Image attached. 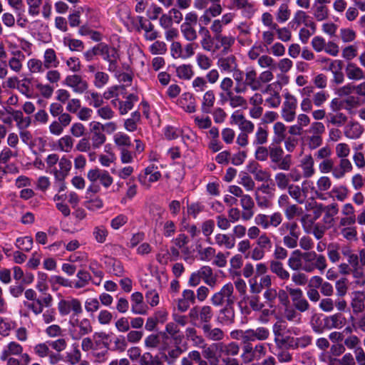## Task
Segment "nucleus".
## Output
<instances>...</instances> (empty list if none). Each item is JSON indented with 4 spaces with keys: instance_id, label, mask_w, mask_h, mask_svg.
<instances>
[{
    "instance_id": "obj_25",
    "label": "nucleus",
    "mask_w": 365,
    "mask_h": 365,
    "mask_svg": "<svg viewBox=\"0 0 365 365\" xmlns=\"http://www.w3.org/2000/svg\"><path fill=\"white\" fill-rule=\"evenodd\" d=\"M271 272L276 274L282 280L287 281L289 279V272L284 268L283 264L278 260H272L269 262Z\"/></svg>"
},
{
    "instance_id": "obj_43",
    "label": "nucleus",
    "mask_w": 365,
    "mask_h": 365,
    "mask_svg": "<svg viewBox=\"0 0 365 365\" xmlns=\"http://www.w3.org/2000/svg\"><path fill=\"white\" fill-rule=\"evenodd\" d=\"M202 330L205 336L210 340L218 341L222 339L224 337V333L220 329H211L209 324L203 325Z\"/></svg>"
},
{
    "instance_id": "obj_4",
    "label": "nucleus",
    "mask_w": 365,
    "mask_h": 365,
    "mask_svg": "<svg viewBox=\"0 0 365 365\" xmlns=\"http://www.w3.org/2000/svg\"><path fill=\"white\" fill-rule=\"evenodd\" d=\"M304 263L303 271L307 272H312L315 269L319 270L320 272H323L327 267V259L322 255L317 254L315 252H304Z\"/></svg>"
},
{
    "instance_id": "obj_39",
    "label": "nucleus",
    "mask_w": 365,
    "mask_h": 365,
    "mask_svg": "<svg viewBox=\"0 0 365 365\" xmlns=\"http://www.w3.org/2000/svg\"><path fill=\"white\" fill-rule=\"evenodd\" d=\"M338 211L339 209L336 204L332 203L327 205L324 211V216L323 221L324 224L327 225L328 227H331L334 222V217L337 215Z\"/></svg>"
},
{
    "instance_id": "obj_5",
    "label": "nucleus",
    "mask_w": 365,
    "mask_h": 365,
    "mask_svg": "<svg viewBox=\"0 0 365 365\" xmlns=\"http://www.w3.org/2000/svg\"><path fill=\"white\" fill-rule=\"evenodd\" d=\"M58 311L62 317L71 314L79 315L83 312L81 302L77 298L68 297H62L57 304Z\"/></svg>"
},
{
    "instance_id": "obj_26",
    "label": "nucleus",
    "mask_w": 365,
    "mask_h": 365,
    "mask_svg": "<svg viewBox=\"0 0 365 365\" xmlns=\"http://www.w3.org/2000/svg\"><path fill=\"white\" fill-rule=\"evenodd\" d=\"M217 66L221 71L227 73H231L238 67L237 59L232 55L220 58L217 61Z\"/></svg>"
},
{
    "instance_id": "obj_11",
    "label": "nucleus",
    "mask_w": 365,
    "mask_h": 365,
    "mask_svg": "<svg viewBox=\"0 0 365 365\" xmlns=\"http://www.w3.org/2000/svg\"><path fill=\"white\" fill-rule=\"evenodd\" d=\"M202 355L208 360L210 365H218L222 356L221 343L212 344L209 346H203Z\"/></svg>"
},
{
    "instance_id": "obj_64",
    "label": "nucleus",
    "mask_w": 365,
    "mask_h": 365,
    "mask_svg": "<svg viewBox=\"0 0 365 365\" xmlns=\"http://www.w3.org/2000/svg\"><path fill=\"white\" fill-rule=\"evenodd\" d=\"M114 143L119 147H130L131 145L130 138L124 133L118 132L113 136Z\"/></svg>"
},
{
    "instance_id": "obj_29",
    "label": "nucleus",
    "mask_w": 365,
    "mask_h": 365,
    "mask_svg": "<svg viewBox=\"0 0 365 365\" xmlns=\"http://www.w3.org/2000/svg\"><path fill=\"white\" fill-rule=\"evenodd\" d=\"M245 83L254 91H258L261 88L259 79H257V71L253 68L246 69Z\"/></svg>"
},
{
    "instance_id": "obj_13",
    "label": "nucleus",
    "mask_w": 365,
    "mask_h": 365,
    "mask_svg": "<svg viewBox=\"0 0 365 365\" xmlns=\"http://www.w3.org/2000/svg\"><path fill=\"white\" fill-rule=\"evenodd\" d=\"M329 0H314L312 4V14L315 19L322 21L327 19L329 16V9L327 5Z\"/></svg>"
},
{
    "instance_id": "obj_18",
    "label": "nucleus",
    "mask_w": 365,
    "mask_h": 365,
    "mask_svg": "<svg viewBox=\"0 0 365 365\" xmlns=\"http://www.w3.org/2000/svg\"><path fill=\"white\" fill-rule=\"evenodd\" d=\"M22 352L23 347L21 344L16 341H10L3 348L0 354V359L1 361H5L11 356H19Z\"/></svg>"
},
{
    "instance_id": "obj_23",
    "label": "nucleus",
    "mask_w": 365,
    "mask_h": 365,
    "mask_svg": "<svg viewBox=\"0 0 365 365\" xmlns=\"http://www.w3.org/2000/svg\"><path fill=\"white\" fill-rule=\"evenodd\" d=\"M363 133L364 128L358 122H349L344 128V135L349 139H358Z\"/></svg>"
},
{
    "instance_id": "obj_40",
    "label": "nucleus",
    "mask_w": 365,
    "mask_h": 365,
    "mask_svg": "<svg viewBox=\"0 0 365 365\" xmlns=\"http://www.w3.org/2000/svg\"><path fill=\"white\" fill-rule=\"evenodd\" d=\"M235 312L232 307L222 309L218 315V321L223 324L229 325L234 322Z\"/></svg>"
},
{
    "instance_id": "obj_37",
    "label": "nucleus",
    "mask_w": 365,
    "mask_h": 365,
    "mask_svg": "<svg viewBox=\"0 0 365 365\" xmlns=\"http://www.w3.org/2000/svg\"><path fill=\"white\" fill-rule=\"evenodd\" d=\"M43 63L46 69L56 68L58 66L59 61L53 49L48 48L45 51Z\"/></svg>"
},
{
    "instance_id": "obj_58",
    "label": "nucleus",
    "mask_w": 365,
    "mask_h": 365,
    "mask_svg": "<svg viewBox=\"0 0 365 365\" xmlns=\"http://www.w3.org/2000/svg\"><path fill=\"white\" fill-rule=\"evenodd\" d=\"M307 28H302L299 31V39L303 43H307L309 37L312 36L316 31V25L315 24H309L308 26H306Z\"/></svg>"
},
{
    "instance_id": "obj_62",
    "label": "nucleus",
    "mask_w": 365,
    "mask_h": 365,
    "mask_svg": "<svg viewBox=\"0 0 365 365\" xmlns=\"http://www.w3.org/2000/svg\"><path fill=\"white\" fill-rule=\"evenodd\" d=\"M196 63L198 67L203 71L208 70L212 65L211 58L201 53L197 54Z\"/></svg>"
},
{
    "instance_id": "obj_36",
    "label": "nucleus",
    "mask_w": 365,
    "mask_h": 365,
    "mask_svg": "<svg viewBox=\"0 0 365 365\" xmlns=\"http://www.w3.org/2000/svg\"><path fill=\"white\" fill-rule=\"evenodd\" d=\"M316 184L319 199L324 200V195L331 188L332 182L329 177L324 175L318 178Z\"/></svg>"
},
{
    "instance_id": "obj_8",
    "label": "nucleus",
    "mask_w": 365,
    "mask_h": 365,
    "mask_svg": "<svg viewBox=\"0 0 365 365\" xmlns=\"http://www.w3.org/2000/svg\"><path fill=\"white\" fill-rule=\"evenodd\" d=\"M160 178L161 173L158 167L150 165L139 175L138 180L142 186L149 188L153 182L158 181Z\"/></svg>"
},
{
    "instance_id": "obj_34",
    "label": "nucleus",
    "mask_w": 365,
    "mask_h": 365,
    "mask_svg": "<svg viewBox=\"0 0 365 365\" xmlns=\"http://www.w3.org/2000/svg\"><path fill=\"white\" fill-rule=\"evenodd\" d=\"M346 324V319L341 314H335L325 319V324L329 329H341Z\"/></svg>"
},
{
    "instance_id": "obj_54",
    "label": "nucleus",
    "mask_w": 365,
    "mask_h": 365,
    "mask_svg": "<svg viewBox=\"0 0 365 365\" xmlns=\"http://www.w3.org/2000/svg\"><path fill=\"white\" fill-rule=\"evenodd\" d=\"M138 101L136 96L130 94L128 96L125 101H120L119 106V111L121 115L126 114L133 107L134 102Z\"/></svg>"
},
{
    "instance_id": "obj_49",
    "label": "nucleus",
    "mask_w": 365,
    "mask_h": 365,
    "mask_svg": "<svg viewBox=\"0 0 365 365\" xmlns=\"http://www.w3.org/2000/svg\"><path fill=\"white\" fill-rule=\"evenodd\" d=\"M233 81L232 78L229 77H225L220 82V88L221 90V93H220V99H224L226 96H228L233 93L232 91V88L233 86Z\"/></svg>"
},
{
    "instance_id": "obj_16",
    "label": "nucleus",
    "mask_w": 365,
    "mask_h": 365,
    "mask_svg": "<svg viewBox=\"0 0 365 365\" xmlns=\"http://www.w3.org/2000/svg\"><path fill=\"white\" fill-rule=\"evenodd\" d=\"M131 312L135 314L144 315L148 313V306L143 302V294L135 292L131 294Z\"/></svg>"
},
{
    "instance_id": "obj_2",
    "label": "nucleus",
    "mask_w": 365,
    "mask_h": 365,
    "mask_svg": "<svg viewBox=\"0 0 365 365\" xmlns=\"http://www.w3.org/2000/svg\"><path fill=\"white\" fill-rule=\"evenodd\" d=\"M68 331L73 338L77 339L91 333L93 327L89 319L71 314L68 319Z\"/></svg>"
},
{
    "instance_id": "obj_33",
    "label": "nucleus",
    "mask_w": 365,
    "mask_h": 365,
    "mask_svg": "<svg viewBox=\"0 0 365 365\" xmlns=\"http://www.w3.org/2000/svg\"><path fill=\"white\" fill-rule=\"evenodd\" d=\"M345 71L347 78L350 80L359 81L365 79V75L362 69L352 63L347 64Z\"/></svg>"
},
{
    "instance_id": "obj_50",
    "label": "nucleus",
    "mask_w": 365,
    "mask_h": 365,
    "mask_svg": "<svg viewBox=\"0 0 365 365\" xmlns=\"http://www.w3.org/2000/svg\"><path fill=\"white\" fill-rule=\"evenodd\" d=\"M66 362L71 365H76L81 361V354L78 349V345L73 344L72 346V350L66 352Z\"/></svg>"
},
{
    "instance_id": "obj_42",
    "label": "nucleus",
    "mask_w": 365,
    "mask_h": 365,
    "mask_svg": "<svg viewBox=\"0 0 365 365\" xmlns=\"http://www.w3.org/2000/svg\"><path fill=\"white\" fill-rule=\"evenodd\" d=\"M302 190L304 196L309 195L312 199H319V195L317 190V186H314L312 180H304L302 183Z\"/></svg>"
},
{
    "instance_id": "obj_51",
    "label": "nucleus",
    "mask_w": 365,
    "mask_h": 365,
    "mask_svg": "<svg viewBox=\"0 0 365 365\" xmlns=\"http://www.w3.org/2000/svg\"><path fill=\"white\" fill-rule=\"evenodd\" d=\"M230 274L233 275H240L238 270L243 264V259L240 254L235 255L230 260Z\"/></svg>"
},
{
    "instance_id": "obj_17",
    "label": "nucleus",
    "mask_w": 365,
    "mask_h": 365,
    "mask_svg": "<svg viewBox=\"0 0 365 365\" xmlns=\"http://www.w3.org/2000/svg\"><path fill=\"white\" fill-rule=\"evenodd\" d=\"M240 205L243 210L242 212V219L245 221L250 220L254 215L255 202L249 195H244L240 198Z\"/></svg>"
},
{
    "instance_id": "obj_63",
    "label": "nucleus",
    "mask_w": 365,
    "mask_h": 365,
    "mask_svg": "<svg viewBox=\"0 0 365 365\" xmlns=\"http://www.w3.org/2000/svg\"><path fill=\"white\" fill-rule=\"evenodd\" d=\"M16 246L19 250L29 252L33 247V240L31 237H19L16 240Z\"/></svg>"
},
{
    "instance_id": "obj_41",
    "label": "nucleus",
    "mask_w": 365,
    "mask_h": 365,
    "mask_svg": "<svg viewBox=\"0 0 365 365\" xmlns=\"http://www.w3.org/2000/svg\"><path fill=\"white\" fill-rule=\"evenodd\" d=\"M194 74L192 66L190 64H182L176 68V76L182 80H190Z\"/></svg>"
},
{
    "instance_id": "obj_24",
    "label": "nucleus",
    "mask_w": 365,
    "mask_h": 365,
    "mask_svg": "<svg viewBox=\"0 0 365 365\" xmlns=\"http://www.w3.org/2000/svg\"><path fill=\"white\" fill-rule=\"evenodd\" d=\"M300 167L304 178H311L315 173L314 161L311 155H306L302 158Z\"/></svg>"
},
{
    "instance_id": "obj_1",
    "label": "nucleus",
    "mask_w": 365,
    "mask_h": 365,
    "mask_svg": "<svg viewBox=\"0 0 365 365\" xmlns=\"http://www.w3.org/2000/svg\"><path fill=\"white\" fill-rule=\"evenodd\" d=\"M250 292L252 294H259L263 289V297L268 304L274 302L277 297V290L272 287V277L271 275L262 276L258 281L256 278H251L248 281Z\"/></svg>"
},
{
    "instance_id": "obj_46",
    "label": "nucleus",
    "mask_w": 365,
    "mask_h": 365,
    "mask_svg": "<svg viewBox=\"0 0 365 365\" xmlns=\"http://www.w3.org/2000/svg\"><path fill=\"white\" fill-rule=\"evenodd\" d=\"M273 132L275 142L280 143L285 140L287 135V127L282 122H276L273 125Z\"/></svg>"
},
{
    "instance_id": "obj_6",
    "label": "nucleus",
    "mask_w": 365,
    "mask_h": 365,
    "mask_svg": "<svg viewBox=\"0 0 365 365\" xmlns=\"http://www.w3.org/2000/svg\"><path fill=\"white\" fill-rule=\"evenodd\" d=\"M297 99L289 92L284 93V101L281 108V117L287 123L294 120L297 115Z\"/></svg>"
},
{
    "instance_id": "obj_7",
    "label": "nucleus",
    "mask_w": 365,
    "mask_h": 365,
    "mask_svg": "<svg viewBox=\"0 0 365 365\" xmlns=\"http://www.w3.org/2000/svg\"><path fill=\"white\" fill-rule=\"evenodd\" d=\"M233 292L234 287L232 283L229 282L225 284L218 292L212 295L211 298L212 304L220 306L224 302L228 305L232 304L235 302Z\"/></svg>"
},
{
    "instance_id": "obj_14",
    "label": "nucleus",
    "mask_w": 365,
    "mask_h": 365,
    "mask_svg": "<svg viewBox=\"0 0 365 365\" xmlns=\"http://www.w3.org/2000/svg\"><path fill=\"white\" fill-rule=\"evenodd\" d=\"M176 104L186 113H192L196 111V100L191 93H183L180 98H178Z\"/></svg>"
},
{
    "instance_id": "obj_10",
    "label": "nucleus",
    "mask_w": 365,
    "mask_h": 365,
    "mask_svg": "<svg viewBox=\"0 0 365 365\" xmlns=\"http://www.w3.org/2000/svg\"><path fill=\"white\" fill-rule=\"evenodd\" d=\"M100 55L109 63L108 70L114 71L117 67V61L119 58L118 51L115 48L100 44Z\"/></svg>"
},
{
    "instance_id": "obj_53",
    "label": "nucleus",
    "mask_w": 365,
    "mask_h": 365,
    "mask_svg": "<svg viewBox=\"0 0 365 365\" xmlns=\"http://www.w3.org/2000/svg\"><path fill=\"white\" fill-rule=\"evenodd\" d=\"M108 339V335L105 332H95L92 336V340L94 342L95 349L97 351L106 348V341Z\"/></svg>"
},
{
    "instance_id": "obj_61",
    "label": "nucleus",
    "mask_w": 365,
    "mask_h": 365,
    "mask_svg": "<svg viewBox=\"0 0 365 365\" xmlns=\"http://www.w3.org/2000/svg\"><path fill=\"white\" fill-rule=\"evenodd\" d=\"M84 205L85 207L91 211H97L103 207L104 203L101 197L96 196L87 200Z\"/></svg>"
},
{
    "instance_id": "obj_9",
    "label": "nucleus",
    "mask_w": 365,
    "mask_h": 365,
    "mask_svg": "<svg viewBox=\"0 0 365 365\" xmlns=\"http://www.w3.org/2000/svg\"><path fill=\"white\" fill-rule=\"evenodd\" d=\"M87 178L92 183L98 180L105 188H108L113 182V178L109 173L99 168L89 170L87 173Z\"/></svg>"
},
{
    "instance_id": "obj_48",
    "label": "nucleus",
    "mask_w": 365,
    "mask_h": 365,
    "mask_svg": "<svg viewBox=\"0 0 365 365\" xmlns=\"http://www.w3.org/2000/svg\"><path fill=\"white\" fill-rule=\"evenodd\" d=\"M109 79L110 76L107 73L99 71L95 73L93 83L96 88L101 89L108 83Z\"/></svg>"
},
{
    "instance_id": "obj_12",
    "label": "nucleus",
    "mask_w": 365,
    "mask_h": 365,
    "mask_svg": "<svg viewBox=\"0 0 365 365\" xmlns=\"http://www.w3.org/2000/svg\"><path fill=\"white\" fill-rule=\"evenodd\" d=\"M65 83L71 88L73 92L80 94L85 93L88 88V82L76 74L68 76L65 79Z\"/></svg>"
},
{
    "instance_id": "obj_47",
    "label": "nucleus",
    "mask_w": 365,
    "mask_h": 365,
    "mask_svg": "<svg viewBox=\"0 0 365 365\" xmlns=\"http://www.w3.org/2000/svg\"><path fill=\"white\" fill-rule=\"evenodd\" d=\"M348 192L349 191L345 186L339 185L333 187L329 195L330 197L335 198L342 202L347 198Z\"/></svg>"
},
{
    "instance_id": "obj_59",
    "label": "nucleus",
    "mask_w": 365,
    "mask_h": 365,
    "mask_svg": "<svg viewBox=\"0 0 365 365\" xmlns=\"http://www.w3.org/2000/svg\"><path fill=\"white\" fill-rule=\"evenodd\" d=\"M181 32L184 38L189 41H193L197 38V32L195 29L188 24H182L180 26Z\"/></svg>"
},
{
    "instance_id": "obj_60",
    "label": "nucleus",
    "mask_w": 365,
    "mask_h": 365,
    "mask_svg": "<svg viewBox=\"0 0 365 365\" xmlns=\"http://www.w3.org/2000/svg\"><path fill=\"white\" fill-rule=\"evenodd\" d=\"M290 14L291 12L288 6L285 4H282L276 13L277 21L281 24L284 23L289 19Z\"/></svg>"
},
{
    "instance_id": "obj_32",
    "label": "nucleus",
    "mask_w": 365,
    "mask_h": 365,
    "mask_svg": "<svg viewBox=\"0 0 365 365\" xmlns=\"http://www.w3.org/2000/svg\"><path fill=\"white\" fill-rule=\"evenodd\" d=\"M84 98L89 106L94 108H99L103 104V97L94 91H86Z\"/></svg>"
},
{
    "instance_id": "obj_55",
    "label": "nucleus",
    "mask_w": 365,
    "mask_h": 365,
    "mask_svg": "<svg viewBox=\"0 0 365 365\" xmlns=\"http://www.w3.org/2000/svg\"><path fill=\"white\" fill-rule=\"evenodd\" d=\"M27 68L32 73H43L46 69L43 62L37 58H31L27 61Z\"/></svg>"
},
{
    "instance_id": "obj_20",
    "label": "nucleus",
    "mask_w": 365,
    "mask_h": 365,
    "mask_svg": "<svg viewBox=\"0 0 365 365\" xmlns=\"http://www.w3.org/2000/svg\"><path fill=\"white\" fill-rule=\"evenodd\" d=\"M13 56L8 61V66L15 73H20L23 68V61L25 58L24 53L19 51H11Z\"/></svg>"
},
{
    "instance_id": "obj_57",
    "label": "nucleus",
    "mask_w": 365,
    "mask_h": 365,
    "mask_svg": "<svg viewBox=\"0 0 365 365\" xmlns=\"http://www.w3.org/2000/svg\"><path fill=\"white\" fill-rule=\"evenodd\" d=\"M186 336L193 342L194 346L203 347L205 344L204 339L197 334V331L193 328H187L185 331Z\"/></svg>"
},
{
    "instance_id": "obj_3",
    "label": "nucleus",
    "mask_w": 365,
    "mask_h": 365,
    "mask_svg": "<svg viewBox=\"0 0 365 365\" xmlns=\"http://www.w3.org/2000/svg\"><path fill=\"white\" fill-rule=\"evenodd\" d=\"M278 231L280 235L283 236V243L287 247L294 249L297 246L301 230L296 222H284Z\"/></svg>"
},
{
    "instance_id": "obj_35",
    "label": "nucleus",
    "mask_w": 365,
    "mask_h": 365,
    "mask_svg": "<svg viewBox=\"0 0 365 365\" xmlns=\"http://www.w3.org/2000/svg\"><path fill=\"white\" fill-rule=\"evenodd\" d=\"M77 279L73 281V288L81 289L86 287L92 279L91 274L84 270L80 269L76 274Z\"/></svg>"
},
{
    "instance_id": "obj_38",
    "label": "nucleus",
    "mask_w": 365,
    "mask_h": 365,
    "mask_svg": "<svg viewBox=\"0 0 365 365\" xmlns=\"http://www.w3.org/2000/svg\"><path fill=\"white\" fill-rule=\"evenodd\" d=\"M215 96L214 92L211 90L206 91L202 99L201 110L205 113H210L211 108L214 106Z\"/></svg>"
},
{
    "instance_id": "obj_22",
    "label": "nucleus",
    "mask_w": 365,
    "mask_h": 365,
    "mask_svg": "<svg viewBox=\"0 0 365 365\" xmlns=\"http://www.w3.org/2000/svg\"><path fill=\"white\" fill-rule=\"evenodd\" d=\"M269 335V330L264 327L247 329V342L265 340L268 338Z\"/></svg>"
},
{
    "instance_id": "obj_21",
    "label": "nucleus",
    "mask_w": 365,
    "mask_h": 365,
    "mask_svg": "<svg viewBox=\"0 0 365 365\" xmlns=\"http://www.w3.org/2000/svg\"><path fill=\"white\" fill-rule=\"evenodd\" d=\"M195 300V293L191 289H185L182 292V298L178 301V309L180 312H185L188 309L191 304Z\"/></svg>"
},
{
    "instance_id": "obj_31",
    "label": "nucleus",
    "mask_w": 365,
    "mask_h": 365,
    "mask_svg": "<svg viewBox=\"0 0 365 365\" xmlns=\"http://www.w3.org/2000/svg\"><path fill=\"white\" fill-rule=\"evenodd\" d=\"M74 139L70 135L60 138L56 144V149L64 153H70L73 148Z\"/></svg>"
},
{
    "instance_id": "obj_56",
    "label": "nucleus",
    "mask_w": 365,
    "mask_h": 365,
    "mask_svg": "<svg viewBox=\"0 0 365 365\" xmlns=\"http://www.w3.org/2000/svg\"><path fill=\"white\" fill-rule=\"evenodd\" d=\"M238 183L242 185L248 191H252L255 189V183L252 178L246 173H242L239 175Z\"/></svg>"
},
{
    "instance_id": "obj_52",
    "label": "nucleus",
    "mask_w": 365,
    "mask_h": 365,
    "mask_svg": "<svg viewBox=\"0 0 365 365\" xmlns=\"http://www.w3.org/2000/svg\"><path fill=\"white\" fill-rule=\"evenodd\" d=\"M277 78V81L267 86V91H271L272 90L279 91L283 86H285L289 83V77L284 75V73H281L278 74Z\"/></svg>"
},
{
    "instance_id": "obj_28",
    "label": "nucleus",
    "mask_w": 365,
    "mask_h": 365,
    "mask_svg": "<svg viewBox=\"0 0 365 365\" xmlns=\"http://www.w3.org/2000/svg\"><path fill=\"white\" fill-rule=\"evenodd\" d=\"M215 244L219 247L231 250L235 246V239L231 235L218 233L215 235Z\"/></svg>"
},
{
    "instance_id": "obj_15",
    "label": "nucleus",
    "mask_w": 365,
    "mask_h": 365,
    "mask_svg": "<svg viewBox=\"0 0 365 365\" xmlns=\"http://www.w3.org/2000/svg\"><path fill=\"white\" fill-rule=\"evenodd\" d=\"M58 169L55 168L52 173L53 174L56 180L63 182L64 179L68 175L72 163L71 161L66 156L62 157L58 163Z\"/></svg>"
},
{
    "instance_id": "obj_44",
    "label": "nucleus",
    "mask_w": 365,
    "mask_h": 365,
    "mask_svg": "<svg viewBox=\"0 0 365 365\" xmlns=\"http://www.w3.org/2000/svg\"><path fill=\"white\" fill-rule=\"evenodd\" d=\"M200 34L202 36L200 43L202 48L206 51H211L213 48V41L210 31L205 28H201Z\"/></svg>"
},
{
    "instance_id": "obj_19",
    "label": "nucleus",
    "mask_w": 365,
    "mask_h": 365,
    "mask_svg": "<svg viewBox=\"0 0 365 365\" xmlns=\"http://www.w3.org/2000/svg\"><path fill=\"white\" fill-rule=\"evenodd\" d=\"M304 263V252L299 250H296L291 253L288 259L287 264L289 267L294 271L303 270Z\"/></svg>"
},
{
    "instance_id": "obj_45",
    "label": "nucleus",
    "mask_w": 365,
    "mask_h": 365,
    "mask_svg": "<svg viewBox=\"0 0 365 365\" xmlns=\"http://www.w3.org/2000/svg\"><path fill=\"white\" fill-rule=\"evenodd\" d=\"M221 101L224 103L229 101V104L232 108L246 107L247 106V101L242 96L235 95L233 93L226 96Z\"/></svg>"
},
{
    "instance_id": "obj_30",
    "label": "nucleus",
    "mask_w": 365,
    "mask_h": 365,
    "mask_svg": "<svg viewBox=\"0 0 365 365\" xmlns=\"http://www.w3.org/2000/svg\"><path fill=\"white\" fill-rule=\"evenodd\" d=\"M309 24H314V22L309 19V17L306 12L302 10H298L294 13L293 19L289 23L291 26L295 29L302 24H304L306 26H308Z\"/></svg>"
},
{
    "instance_id": "obj_27",
    "label": "nucleus",
    "mask_w": 365,
    "mask_h": 365,
    "mask_svg": "<svg viewBox=\"0 0 365 365\" xmlns=\"http://www.w3.org/2000/svg\"><path fill=\"white\" fill-rule=\"evenodd\" d=\"M200 275L204 282L211 287H215L217 284V278L212 269L210 266H202L199 270Z\"/></svg>"
}]
</instances>
